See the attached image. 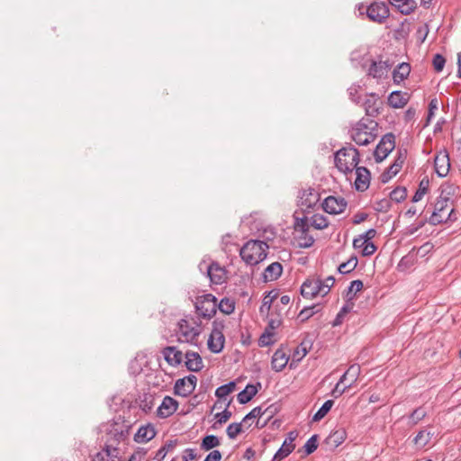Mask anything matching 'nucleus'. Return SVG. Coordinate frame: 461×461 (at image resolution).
Listing matches in <instances>:
<instances>
[{
  "label": "nucleus",
  "mask_w": 461,
  "mask_h": 461,
  "mask_svg": "<svg viewBox=\"0 0 461 461\" xmlns=\"http://www.w3.org/2000/svg\"><path fill=\"white\" fill-rule=\"evenodd\" d=\"M335 284L332 276L325 279L310 278L305 280L301 286V294L307 299H312L318 295L325 296Z\"/></svg>",
  "instance_id": "nucleus-1"
},
{
  "label": "nucleus",
  "mask_w": 461,
  "mask_h": 461,
  "mask_svg": "<svg viewBox=\"0 0 461 461\" xmlns=\"http://www.w3.org/2000/svg\"><path fill=\"white\" fill-rule=\"evenodd\" d=\"M268 245L261 240H249L240 249V255L248 265H257L267 258Z\"/></svg>",
  "instance_id": "nucleus-2"
},
{
  "label": "nucleus",
  "mask_w": 461,
  "mask_h": 461,
  "mask_svg": "<svg viewBox=\"0 0 461 461\" xmlns=\"http://www.w3.org/2000/svg\"><path fill=\"white\" fill-rule=\"evenodd\" d=\"M359 162L358 150L354 147L339 149L335 155V164L338 169L345 174L351 173Z\"/></svg>",
  "instance_id": "nucleus-3"
},
{
  "label": "nucleus",
  "mask_w": 461,
  "mask_h": 461,
  "mask_svg": "<svg viewBox=\"0 0 461 461\" xmlns=\"http://www.w3.org/2000/svg\"><path fill=\"white\" fill-rule=\"evenodd\" d=\"M200 333L199 324L193 319H181L177 323L176 335L180 343L194 344Z\"/></svg>",
  "instance_id": "nucleus-4"
},
{
  "label": "nucleus",
  "mask_w": 461,
  "mask_h": 461,
  "mask_svg": "<svg viewBox=\"0 0 461 461\" xmlns=\"http://www.w3.org/2000/svg\"><path fill=\"white\" fill-rule=\"evenodd\" d=\"M373 121H370L369 124L364 121H359L351 130L352 140L359 146L373 142L375 140V134L373 133Z\"/></svg>",
  "instance_id": "nucleus-5"
},
{
  "label": "nucleus",
  "mask_w": 461,
  "mask_h": 461,
  "mask_svg": "<svg viewBox=\"0 0 461 461\" xmlns=\"http://www.w3.org/2000/svg\"><path fill=\"white\" fill-rule=\"evenodd\" d=\"M194 306L199 316L211 319L217 312V299L214 295L207 294L197 297Z\"/></svg>",
  "instance_id": "nucleus-6"
},
{
  "label": "nucleus",
  "mask_w": 461,
  "mask_h": 461,
  "mask_svg": "<svg viewBox=\"0 0 461 461\" xmlns=\"http://www.w3.org/2000/svg\"><path fill=\"white\" fill-rule=\"evenodd\" d=\"M449 199L447 197L440 196L434 206V211L429 218V222L433 225L451 220L454 209L451 208L449 212H446L448 209Z\"/></svg>",
  "instance_id": "nucleus-7"
},
{
  "label": "nucleus",
  "mask_w": 461,
  "mask_h": 461,
  "mask_svg": "<svg viewBox=\"0 0 461 461\" xmlns=\"http://www.w3.org/2000/svg\"><path fill=\"white\" fill-rule=\"evenodd\" d=\"M223 324L221 322H213V328L208 339V348L212 353H220L223 349L225 337L223 335Z\"/></svg>",
  "instance_id": "nucleus-8"
},
{
  "label": "nucleus",
  "mask_w": 461,
  "mask_h": 461,
  "mask_svg": "<svg viewBox=\"0 0 461 461\" xmlns=\"http://www.w3.org/2000/svg\"><path fill=\"white\" fill-rule=\"evenodd\" d=\"M197 377L189 375L184 378L177 379L174 385V393L182 397L189 396L195 389Z\"/></svg>",
  "instance_id": "nucleus-9"
},
{
  "label": "nucleus",
  "mask_w": 461,
  "mask_h": 461,
  "mask_svg": "<svg viewBox=\"0 0 461 461\" xmlns=\"http://www.w3.org/2000/svg\"><path fill=\"white\" fill-rule=\"evenodd\" d=\"M394 136L392 133L385 134L376 146L374 156L376 162L383 161L394 149Z\"/></svg>",
  "instance_id": "nucleus-10"
},
{
  "label": "nucleus",
  "mask_w": 461,
  "mask_h": 461,
  "mask_svg": "<svg viewBox=\"0 0 461 461\" xmlns=\"http://www.w3.org/2000/svg\"><path fill=\"white\" fill-rule=\"evenodd\" d=\"M389 14V8L384 3L375 2L366 8L368 19L377 23H383L388 18Z\"/></svg>",
  "instance_id": "nucleus-11"
},
{
  "label": "nucleus",
  "mask_w": 461,
  "mask_h": 461,
  "mask_svg": "<svg viewBox=\"0 0 461 461\" xmlns=\"http://www.w3.org/2000/svg\"><path fill=\"white\" fill-rule=\"evenodd\" d=\"M347 201L340 196H328L322 203L323 210L330 214H339L347 208Z\"/></svg>",
  "instance_id": "nucleus-12"
},
{
  "label": "nucleus",
  "mask_w": 461,
  "mask_h": 461,
  "mask_svg": "<svg viewBox=\"0 0 461 461\" xmlns=\"http://www.w3.org/2000/svg\"><path fill=\"white\" fill-rule=\"evenodd\" d=\"M392 68V64L389 61L383 60H372L369 68H367V76L380 81L387 77L389 70Z\"/></svg>",
  "instance_id": "nucleus-13"
},
{
  "label": "nucleus",
  "mask_w": 461,
  "mask_h": 461,
  "mask_svg": "<svg viewBox=\"0 0 461 461\" xmlns=\"http://www.w3.org/2000/svg\"><path fill=\"white\" fill-rule=\"evenodd\" d=\"M178 405L176 400L170 396H165L157 409V416L160 419L168 418L176 411Z\"/></svg>",
  "instance_id": "nucleus-14"
},
{
  "label": "nucleus",
  "mask_w": 461,
  "mask_h": 461,
  "mask_svg": "<svg viewBox=\"0 0 461 461\" xmlns=\"http://www.w3.org/2000/svg\"><path fill=\"white\" fill-rule=\"evenodd\" d=\"M355 188L359 192L366 191L370 185V172L365 167H356Z\"/></svg>",
  "instance_id": "nucleus-15"
},
{
  "label": "nucleus",
  "mask_w": 461,
  "mask_h": 461,
  "mask_svg": "<svg viewBox=\"0 0 461 461\" xmlns=\"http://www.w3.org/2000/svg\"><path fill=\"white\" fill-rule=\"evenodd\" d=\"M207 275L214 285H221L227 279V271L217 262H212L207 268Z\"/></svg>",
  "instance_id": "nucleus-16"
},
{
  "label": "nucleus",
  "mask_w": 461,
  "mask_h": 461,
  "mask_svg": "<svg viewBox=\"0 0 461 461\" xmlns=\"http://www.w3.org/2000/svg\"><path fill=\"white\" fill-rule=\"evenodd\" d=\"M435 171L438 176L444 177L448 174L450 168V161L448 154L446 150L437 154L434 159Z\"/></svg>",
  "instance_id": "nucleus-17"
},
{
  "label": "nucleus",
  "mask_w": 461,
  "mask_h": 461,
  "mask_svg": "<svg viewBox=\"0 0 461 461\" xmlns=\"http://www.w3.org/2000/svg\"><path fill=\"white\" fill-rule=\"evenodd\" d=\"M289 356L283 348H279L274 353L271 359L272 369L276 372H281L288 364Z\"/></svg>",
  "instance_id": "nucleus-18"
},
{
  "label": "nucleus",
  "mask_w": 461,
  "mask_h": 461,
  "mask_svg": "<svg viewBox=\"0 0 461 461\" xmlns=\"http://www.w3.org/2000/svg\"><path fill=\"white\" fill-rule=\"evenodd\" d=\"M118 455L119 450L117 447L106 445L93 456L92 461H119Z\"/></svg>",
  "instance_id": "nucleus-19"
},
{
  "label": "nucleus",
  "mask_w": 461,
  "mask_h": 461,
  "mask_svg": "<svg viewBox=\"0 0 461 461\" xmlns=\"http://www.w3.org/2000/svg\"><path fill=\"white\" fill-rule=\"evenodd\" d=\"M410 95L406 92L393 91L388 96V104L393 108H402L409 102Z\"/></svg>",
  "instance_id": "nucleus-20"
},
{
  "label": "nucleus",
  "mask_w": 461,
  "mask_h": 461,
  "mask_svg": "<svg viewBox=\"0 0 461 461\" xmlns=\"http://www.w3.org/2000/svg\"><path fill=\"white\" fill-rule=\"evenodd\" d=\"M162 354L165 360L173 366H176L183 361V354L176 347H166Z\"/></svg>",
  "instance_id": "nucleus-21"
},
{
  "label": "nucleus",
  "mask_w": 461,
  "mask_h": 461,
  "mask_svg": "<svg viewBox=\"0 0 461 461\" xmlns=\"http://www.w3.org/2000/svg\"><path fill=\"white\" fill-rule=\"evenodd\" d=\"M156 436L155 428L147 424L139 428L138 431L134 435V440L137 443H147Z\"/></svg>",
  "instance_id": "nucleus-22"
},
{
  "label": "nucleus",
  "mask_w": 461,
  "mask_h": 461,
  "mask_svg": "<svg viewBox=\"0 0 461 461\" xmlns=\"http://www.w3.org/2000/svg\"><path fill=\"white\" fill-rule=\"evenodd\" d=\"M186 368L193 372H198L203 367V359L196 352L187 351L185 353Z\"/></svg>",
  "instance_id": "nucleus-23"
},
{
  "label": "nucleus",
  "mask_w": 461,
  "mask_h": 461,
  "mask_svg": "<svg viewBox=\"0 0 461 461\" xmlns=\"http://www.w3.org/2000/svg\"><path fill=\"white\" fill-rule=\"evenodd\" d=\"M283 272V267L279 262L270 264L264 271L263 277L265 282L276 280Z\"/></svg>",
  "instance_id": "nucleus-24"
},
{
  "label": "nucleus",
  "mask_w": 461,
  "mask_h": 461,
  "mask_svg": "<svg viewBox=\"0 0 461 461\" xmlns=\"http://www.w3.org/2000/svg\"><path fill=\"white\" fill-rule=\"evenodd\" d=\"M389 2L403 14H410L417 5L414 0H389Z\"/></svg>",
  "instance_id": "nucleus-25"
},
{
  "label": "nucleus",
  "mask_w": 461,
  "mask_h": 461,
  "mask_svg": "<svg viewBox=\"0 0 461 461\" xmlns=\"http://www.w3.org/2000/svg\"><path fill=\"white\" fill-rule=\"evenodd\" d=\"M411 72V66L408 63L402 62L397 66L393 72V79L395 84H400L408 77Z\"/></svg>",
  "instance_id": "nucleus-26"
},
{
  "label": "nucleus",
  "mask_w": 461,
  "mask_h": 461,
  "mask_svg": "<svg viewBox=\"0 0 461 461\" xmlns=\"http://www.w3.org/2000/svg\"><path fill=\"white\" fill-rule=\"evenodd\" d=\"M258 393V387L254 384H248L244 390L238 393V402L241 404L249 402Z\"/></svg>",
  "instance_id": "nucleus-27"
},
{
  "label": "nucleus",
  "mask_w": 461,
  "mask_h": 461,
  "mask_svg": "<svg viewBox=\"0 0 461 461\" xmlns=\"http://www.w3.org/2000/svg\"><path fill=\"white\" fill-rule=\"evenodd\" d=\"M361 373V367L358 364H352L347 370L348 381L349 382L347 384V387L351 388L354 386L356 382L357 381Z\"/></svg>",
  "instance_id": "nucleus-28"
},
{
  "label": "nucleus",
  "mask_w": 461,
  "mask_h": 461,
  "mask_svg": "<svg viewBox=\"0 0 461 461\" xmlns=\"http://www.w3.org/2000/svg\"><path fill=\"white\" fill-rule=\"evenodd\" d=\"M432 436L433 433H431L430 431L420 430L414 438L413 442L419 448H422L429 444Z\"/></svg>",
  "instance_id": "nucleus-29"
},
{
  "label": "nucleus",
  "mask_w": 461,
  "mask_h": 461,
  "mask_svg": "<svg viewBox=\"0 0 461 461\" xmlns=\"http://www.w3.org/2000/svg\"><path fill=\"white\" fill-rule=\"evenodd\" d=\"M176 445L177 440H169L166 442V444L158 450L155 456V459L158 461H162L167 453L172 452L175 449Z\"/></svg>",
  "instance_id": "nucleus-30"
},
{
  "label": "nucleus",
  "mask_w": 461,
  "mask_h": 461,
  "mask_svg": "<svg viewBox=\"0 0 461 461\" xmlns=\"http://www.w3.org/2000/svg\"><path fill=\"white\" fill-rule=\"evenodd\" d=\"M295 447V445H289L286 442H283L281 447L277 450L273 457V461H281L288 455H290Z\"/></svg>",
  "instance_id": "nucleus-31"
},
{
  "label": "nucleus",
  "mask_w": 461,
  "mask_h": 461,
  "mask_svg": "<svg viewBox=\"0 0 461 461\" xmlns=\"http://www.w3.org/2000/svg\"><path fill=\"white\" fill-rule=\"evenodd\" d=\"M311 224L316 230H323L328 227L329 221L324 215L315 213L311 218Z\"/></svg>",
  "instance_id": "nucleus-32"
},
{
  "label": "nucleus",
  "mask_w": 461,
  "mask_h": 461,
  "mask_svg": "<svg viewBox=\"0 0 461 461\" xmlns=\"http://www.w3.org/2000/svg\"><path fill=\"white\" fill-rule=\"evenodd\" d=\"M334 404L332 400L326 401L312 417V421H319L323 419Z\"/></svg>",
  "instance_id": "nucleus-33"
},
{
  "label": "nucleus",
  "mask_w": 461,
  "mask_h": 461,
  "mask_svg": "<svg viewBox=\"0 0 461 461\" xmlns=\"http://www.w3.org/2000/svg\"><path fill=\"white\" fill-rule=\"evenodd\" d=\"M217 307L221 312L225 314H230L234 312L235 303L231 299L223 298L219 303H217Z\"/></svg>",
  "instance_id": "nucleus-34"
},
{
  "label": "nucleus",
  "mask_w": 461,
  "mask_h": 461,
  "mask_svg": "<svg viewBox=\"0 0 461 461\" xmlns=\"http://www.w3.org/2000/svg\"><path fill=\"white\" fill-rule=\"evenodd\" d=\"M357 266V258L356 257L350 258L347 262L340 264L338 271L340 274H348L352 272Z\"/></svg>",
  "instance_id": "nucleus-35"
},
{
  "label": "nucleus",
  "mask_w": 461,
  "mask_h": 461,
  "mask_svg": "<svg viewBox=\"0 0 461 461\" xmlns=\"http://www.w3.org/2000/svg\"><path fill=\"white\" fill-rule=\"evenodd\" d=\"M429 182L426 178L422 179L420 182L419 188L412 197L413 203H417L423 198L424 194L427 193V191L429 189Z\"/></svg>",
  "instance_id": "nucleus-36"
},
{
  "label": "nucleus",
  "mask_w": 461,
  "mask_h": 461,
  "mask_svg": "<svg viewBox=\"0 0 461 461\" xmlns=\"http://www.w3.org/2000/svg\"><path fill=\"white\" fill-rule=\"evenodd\" d=\"M220 445L219 438L214 435H208L203 438V441L201 443V447L203 450H210L215 447H218Z\"/></svg>",
  "instance_id": "nucleus-37"
},
{
  "label": "nucleus",
  "mask_w": 461,
  "mask_h": 461,
  "mask_svg": "<svg viewBox=\"0 0 461 461\" xmlns=\"http://www.w3.org/2000/svg\"><path fill=\"white\" fill-rule=\"evenodd\" d=\"M236 387V384L234 382H230L226 384L219 386L215 391V396L218 398H223L230 393H231Z\"/></svg>",
  "instance_id": "nucleus-38"
},
{
  "label": "nucleus",
  "mask_w": 461,
  "mask_h": 461,
  "mask_svg": "<svg viewBox=\"0 0 461 461\" xmlns=\"http://www.w3.org/2000/svg\"><path fill=\"white\" fill-rule=\"evenodd\" d=\"M307 354V348L303 344L301 346L297 347L294 353H293V358L292 362L290 363V368L294 367V364L301 361Z\"/></svg>",
  "instance_id": "nucleus-39"
},
{
  "label": "nucleus",
  "mask_w": 461,
  "mask_h": 461,
  "mask_svg": "<svg viewBox=\"0 0 461 461\" xmlns=\"http://www.w3.org/2000/svg\"><path fill=\"white\" fill-rule=\"evenodd\" d=\"M407 196V190L405 187L398 186L390 193L391 200L401 203Z\"/></svg>",
  "instance_id": "nucleus-40"
},
{
  "label": "nucleus",
  "mask_w": 461,
  "mask_h": 461,
  "mask_svg": "<svg viewBox=\"0 0 461 461\" xmlns=\"http://www.w3.org/2000/svg\"><path fill=\"white\" fill-rule=\"evenodd\" d=\"M352 308L353 303H347L344 305L337 314L335 320L332 322V325L334 327L340 325L343 322L344 317L352 310Z\"/></svg>",
  "instance_id": "nucleus-41"
},
{
  "label": "nucleus",
  "mask_w": 461,
  "mask_h": 461,
  "mask_svg": "<svg viewBox=\"0 0 461 461\" xmlns=\"http://www.w3.org/2000/svg\"><path fill=\"white\" fill-rule=\"evenodd\" d=\"M274 336H275L274 331H270L269 329H266L264 333L259 338V340H258L259 346L267 347V346L274 344V342H275Z\"/></svg>",
  "instance_id": "nucleus-42"
},
{
  "label": "nucleus",
  "mask_w": 461,
  "mask_h": 461,
  "mask_svg": "<svg viewBox=\"0 0 461 461\" xmlns=\"http://www.w3.org/2000/svg\"><path fill=\"white\" fill-rule=\"evenodd\" d=\"M230 402H228L227 407L221 412H218L215 414L216 422L213 424V427L216 428L217 424H222L227 422L231 417V411H230L227 408L230 406Z\"/></svg>",
  "instance_id": "nucleus-43"
},
{
  "label": "nucleus",
  "mask_w": 461,
  "mask_h": 461,
  "mask_svg": "<svg viewBox=\"0 0 461 461\" xmlns=\"http://www.w3.org/2000/svg\"><path fill=\"white\" fill-rule=\"evenodd\" d=\"M426 416V411L421 408L415 409L411 414L410 415V425H416L419 421H420Z\"/></svg>",
  "instance_id": "nucleus-44"
},
{
  "label": "nucleus",
  "mask_w": 461,
  "mask_h": 461,
  "mask_svg": "<svg viewBox=\"0 0 461 461\" xmlns=\"http://www.w3.org/2000/svg\"><path fill=\"white\" fill-rule=\"evenodd\" d=\"M242 424H243V422L230 423L228 426L226 432H227L228 437L230 439L236 438V437L242 431Z\"/></svg>",
  "instance_id": "nucleus-45"
},
{
  "label": "nucleus",
  "mask_w": 461,
  "mask_h": 461,
  "mask_svg": "<svg viewBox=\"0 0 461 461\" xmlns=\"http://www.w3.org/2000/svg\"><path fill=\"white\" fill-rule=\"evenodd\" d=\"M318 447V436L312 435L304 444L303 448L307 455L313 453Z\"/></svg>",
  "instance_id": "nucleus-46"
},
{
  "label": "nucleus",
  "mask_w": 461,
  "mask_h": 461,
  "mask_svg": "<svg viewBox=\"0 0 461 461\" xmlns=\"http://www.w3.org/2000/svg\"><path fill=\"white\" fill-rule=\"evenodd\" d=\"M276 297V294H274L273 296L271 295V293H269L268 294H267L264 299H263V302H262V305L260 306V309H259V312L261 314H267L270 308H271V304L273 303V300L275 299Z\"/></svg>",
  "instance_id": "nucleus-47"
},
{
  "label": "nucleus",
  "mask_w": 461,
  "mask_h": 461,
  "mask_svg": "<svg viewBox=\"0 0 461 461\" xmlns=\"http://www.w3.org/2000/svg\"><path fill=\"white\" fill-rule=\"evenodd\" d=\"M320 310L319 305H312L309 307H304L299 313V317L302 319V321L308 320L310 317H312L315 312H317Z\"/></svg>",
  "instance_id": "nucleus-48"
},
{
  "label": "nucleus",
  "mask_w": 461,
  "mask_h": 461,
  "mask_svg": "<svg viewBox=\"0 0 461 461\" xmlns=\"http://www.w3.org/2000/svg\"><path fill=\"white\" fill-rule=\"evenodd\" d=\"M265 411L261 407H255L243 418L242 422L246 424L249 420L260 418Z\"/></svg>",
  "instance_id": "nucleus-49"
},
{
  "label": "nucleus",
  "mask_w": 461,
  "mask_h": 461,
  "mask_svg": "<svg viewBox=\"0 0 461 461\" xmlns=\"http://www.w3.org/2000/svg\"><path fill=\"white\" fill-rule=\"evenodd\" d=\"M363 288V282L361 280H354L351 282L349 287H348V294L347 296L348 297V299H352L354 295H352L353 293H357L359 291H361Z\"/></svg>",
  "instance_id": "nucleus-50"
},
{
  "label": "nucleus",
  "mask_w": 461,
  "mask_h": 461,
  "mask_svg": "<svg viewBox=\"0 0 461 461\" xmlns=\"http://www.w3.org/2000/svg\"><path fill=\"white\" fill-rule=\"evenodd\" d=\"M433 67L437 72L442 71L444 68L446 59L445 58L440 54H436L433 58Z\"/></svg>",
  "instance_id": "nucleus-51"
},
{
  "label": "nucleus",
  "mask_w": 461,
  "mask_h": 461,
  "mask_svg": "<svg viewBox=\"0 0 461 461\" xmlns=\"http://www.w3.org/2000/svg\"><path fill=\"white\" fill-rule=\"evenodd\" d=\"M400 170L397 169V165H392L388 169L387 171L384 172L382 174V181L384 183H386L387 181H389L393 176H396V174L399 172Z\"/></svg>",
  "instance_id": "nucleus-52"
},
{
  "label": "nucleus",
  "mask_w": 461,
  "mask_h": 461,
  "mask_svg": "<svg viewBox=\"0 0 461 461\" xmlns=\"http://www.w3.org/2000/svg\"><path fill=\"white\" fill-rule=\"evenodd\" d=\"M375 250L376 247L374 245V243L367 241L362 249V254L363 256H371L375 252Z\"/></svg>",
  "instance_id": "nucleus-53"
},
{
  "label": "nucleus",
  "mask_w": 461,
  "mask_h": 461,
  "mask_svg": "<svg viewBox=\"0 0 461 461\" xmlns=\"http://www.w3.org/2000/svg\"><path fill=\"white\" fill-rule=\"evenodd\" d=\"M309 195L311 198L305 199V202H303V204H305L307 207H312L318 201V194L313 190H309Z\"/></svg>",
  "instance_id": "nucleus-54"
},
{
  "label": "nucleus",
  "mask_w": 461,
  "mask_h": 461,
  "mask_svg": "<svg viewBox=\"0 0 461 461\" xmlns=\"http://www.w3.org/2000/svg\"><path fill=\"white\" fill-rule=\"evenodd\" d=\"M183 461H193L196 458L195 449L186 448L183 453Z\"/></svg>",
  "instance_id": "nucleus-55"
},
{
  "label": "nucleus",
  "mask_w": 461,
  "mask_h": 461,
  "mask_svg": "<svg viewBox=\"0 0 461 461\" xmlns=\"http://www.w3.org/2000/svg\"><path fill=\"white\" fill-rule=\"evenodd\" d=\"M348 389H349L348 387H347V385L341 387L340 384H336L334 389L332 390L331 392V395L334 397V398H339Z\"/></svg>",
  "instance_id": "nucleus-56"
},
{
  "label": "nucleus",
  "mask_w": 461,
  "mask_h": 461,
  "mask_svg": "<svg viewBox=\"0 0 461 461\" xmlns=\"http://www.w3.org/2000/svg\"><path fill=\"white\" fill-rule=\"evenodd\" d=\"M301 240L302 241L299 242V246L301 248H309L314 242V239L312 236H307V235H305L304 237L301 238Z\"/></svg>",
  "instance_id": "nucleus-57"
},
{
  "label": "nucleus",
  "mask_w": 461,
  "mask_h": 461,
  "mask_svg": "<svg viewBox=\"0 0 461 461\" xmlns=\"http://www.w3.org/2000/svg\"><path fill=\"white\" fill-rule=\"evenodd\" d=\"M221 454L219 450H212L205 457L204 461H220Z\"/></svg>",
  "instance_id": "nucleus-58"
},
{
  "label": "nucleus",
  "mask_w": 461,
  "mask_h": 461,
  "mask_svg": "<svg viewBox=\"0 0 461 461\" xmlns=\"http://www.w3.org/2000/svg\"><path fill=\"white\" fill-rule=\"evenodd\" d=\"M281 325V320L279 318L270 319L268 321V325L267 329H269L270 331H274Z\"/></svg>",
  "instance_id": "nucleus-59"
},
{
  "label": "nucleus",
  "mask_w": 461,
  "mask_h": 461,
  "mask_svg": "<svg viewBox=\"0 0 461 461\" xmlns=\"http://www.w3.org/2000/svg\"><path fill=\"white\" fill-rule=\"evenodd\" d=\"M437 109H438L437 101L436 100H432L429 103V113H428V119H427L426 126L429 123L430 119L434 115V111L437 110Z\"/></svg>",
  "instance_id": "nucleus-60"
},
{
  "label": "nucleus",
  "mask_w": 461,
  "mask_h": 461,
  "mask_svg": "<svg viewBox=\"0 0 461 461\" xmlns=\"http://www.w3.org/2000/svg\"><path fill=\"white\" fill-rule=\"evenodd\" d=\"M366 242H367L366 240H365L361 235H359L358 237H357L353 240V247L355 249H363V248Z\"/></svg>",
  "instance_id": "nucleus-61"
},
{
  "label": "nucleus",
  "mask_w": 461,
  "mask_h": 461,
  "mask_svg": "<svg viewBox=\"0 0 461 461\" xmlns=\"http://www.w3.org/2000/svg\"><path fill=\"white\" fill-rule=\"evenodd\" d=\"M375 234H376V230L375 229H369L364 234H361V236L365 240H366V241H370L372 239L375 238Z\"/></svg>",
  "instance_id": "nucleus-62"
},
{
  "label": "nucleus",
  "mask_w": 461,
  "mask_h": 461,
  "mask_svg": "<svg viewBox=\"0 0 461 461\" xmlns=\"http://www.w3.org/2000/svg\"><path fill=\"white\" fill-rule=\"evenodd\" d=\"M308 224L305 220H301L300 221H297L295 224V230H301L303 233L307 230Z\"/></svg>",
  "instance_id": "nucleus-63"
},
{
  "label": "nucleus",
  "mask_w": 461,
  "mask_h": 461,
  "mask_svg": "<svg viewBox=\"0 0 461 461\" xmlns=\"http://www.w3.org/2000/svg\"><path fill=\"white\" fill-rule=\"evenodd\" d=\"M348 93H349V95L351 97V99L356 102V103H358V97H357V86H351L349 89H348Z\"/></svg>",
  "instance_id": "nucleus-64"
}]
</instances>
